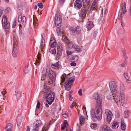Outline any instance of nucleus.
<instances>
[{"instance_id": "c756f323", "label": "nucleus", "mask_w": 131, "mask_h": 131, "mask_svg": "<svg viewBox=\"0 0 131 131\" xmlns=\"http://www.w3.org/2000/svg\"><path fill=\"white\" fill-rule=\"evenodd\" d=\"M121 97V102L122 104V105H123L125 101V95H120Z\"/></svg>"}, {"instance_id": "a878e982", "label": "nucleus", "mask_w": 131, "mask_h": 131, "mask_svg": "<svg viewBox=\"0 0 131 131\" xmlns=\"http://www.w3.org/2000/svg\"><path fill=\"white\" fill-rule=\"evenodd\" d=\"M68 124L67 122V121L66 120H65L64 124L63 126H62L61 127V130H64L66 128L68 127Z\"/></svg>"}, {"instance_id": "9b49d317", "label": "nucleus", "mask_w": 131, "mask_h": 131, "mask_svg": "<svg viewBox=\"0 0 131 131\" xmlns=\"http://www.w3.org/2000/svg\"><path fill=\"white\" fill-rule=\"evenodd\" d=\"M53 122V120L52 119L50 121L49 123V124H45L43 127L42 131H47V130L49 129V126L52 125Z\"/></svg>"}, {"instance_id": "39448f33", "label": "nucleus", "mask_w": 131, "mask_h": 131, "mask_svg": "<svg viewBox=\"0 0 131 131\" xmlns=\"http://www.w3.org/2000/svg\"><path fill=\"white\" fill-rule=\"evenodd\" d=\"M54 22L57 27H59L61 25L62 22V16L58 12H56L55 16Z\"/></svg>"}, {"instance_id": "37998d69", "label": "nucleus", "mask_w": 131, "mask_h": 131, "mask_svg": "<svg viewBox=\"0 0 131 131\" xmlns=\"http://www.w3.org/2000/svg\"><path fill=\"white\" fill-rule=\"evenodd\" d=\"M16 24V20H14L12 23V27L13 28H14Z\"/></svg>"}, {"instance_id": "0eeeda50", "label": "nucleus", "mask_w": 131, "mask_h": 131, "mask_svg": "<svg viewBox=\"0 0 131 131\" xmlns=\"http://www.w3.org/2000/svg\"><path fill=\"white\" fill-rule=\"evenodd\" d=\"M75 80L74 77L72 79L69 78L67 82H66L65 87L66 90L69 91L70 90L71 85H72V83L74 82Z\"/></svg>"}, {"instance_id": "72a5a7b5", "label": "nucleus", "mask_w": 131, "mask_h": 131, "mask_svg": "<svg viewBox=\"0 0 131 131\" xmlns=\"http://www.w3.org/2000/svg\"><path fill=\"white\" fill-rule=\"evenodd\" d=\"M71 59V60H74V61H77L78 59V57L77 55H74L72 57Z\"/></svg>"}, {"instance_id": "393cba45", "label": "nucleus", "mask_w": 131, "mask_h": 131, "mask_svg": "<svg viewBox=\"0 0 131 131\" xmlns=\"http://www.w3.org/2000/svg\"><path fill=\"white\" fill-rule=\"evenodd\" d=\"M86 9L85 8H84L81 12L80 15L81 17L82 18L86 16Z\"/></svg>"}, {"instance_id": "58836bf2", "label": "nucleus", "mask_w": 131, "mask_h": 131, "mask_svg": "<svg viewBox=\"0 0 131 131\" xmlns=\"http://www.w3.org/2000/svg\"><path fill=\"white\" fill-rule=\"evenodd\" d=\"M29 71V69L28 68V66H26L24 70V72L25 74L28 73Z\"/></svg>"}, {"instance_id": "412c9836", "label": "nucleus", "mask_w": 131, "mask_h": 131, "mask_svg": "<svg viewBox=\"0 0 131 131\" xmlns=\"http://www.w3.org/2000/svg\"><path fill=\"white\" fill-rule=\"evenodd\" d=\"M13 128V125L11 123H8L6 126L5 129H6L12 131Z\"/></svg>"}, {"instance_id": "052dcab7", "label": "nucleus", "mask_w": 131, "mask_h": 131, "mask_svg": "<svg viewBox=\"0 0 131 131\" xmlns=\"http://www.w3.org/2000/svg\"><path fill=\"white\" fill-rule=\"evenodd\" d=\"M3 10V8H2V9H0V17H1L2 14Z\"/></svg>"}, {"instance_id": "c85d7f7f", "label": "nucleus", "mask_w": 131, "mask_h": 131, "mask_svg": "<svg viewBox=\"0 0 131 131\" xmlns=\"http://www.w3.org/2000/svg\"><path fill=\"white\" fill-rule=\"evenodd\" d=\"M124 75L126 80V82L128 83H130V81L129 80L130 78L128 76V74L126 73H124Z\"/></svg>"}, {"instance_id": "4be33fe9", "label": "nucleus", "mask_w": 131, "mask_h": 131, "mask_svg": "<svg viewBox=\"0 0 131 131\" xmlns=\"http://www.w3.org/2000/svg\"><path fill=\"white\" fill-rule=\"evenodd\" d=\"M79 119L81 124V125H84L85 123V119L84 117L80 115Z\"/></svg>"}, {"instance_id": "e433bc0d", "label": "nucleus", "mask_w": 131, "mask_h": 131, "mask_svg": "<svg viewBox=\"0 0 131 131\" xmlns=\"http://www.w3.org/2000/svg\"><path fill=\"white\" fill-rule=\"evenodd\" d=\"M129 111L128 110H126L125 111L124 113V117L125 118H127L128 117L129 115Z\"/></svg>"}, {"instance_id": "20e7f679", "label": "nucleus", "mask_w": 131, "mask_h": 131, "mask_svg": "<svg viewBox=\"0 0 131 131\" xmlns=\"http://www.w3.org/2000/svg\"><path fill=\"white\" fill-rule=\"evenodd\" d=\"M110 89L112 95H114L113 96L112 99L114 100L115 102L117 103L119 101L120 102V100L119 97L117 95L118 87L112 88H110Z\"/></svg>"}, {"instance_id": "bb28decb", "label": "nucleus", "mask_w": 131, "mask_h": 131, "mask_svg": "<svg viewBox=\"0 0 131 131\" xmlns=\"http://www.w3.org/2000/svg\"><path fill=\"white\" fill-rule=\"evenodd\" d=\"M18 39V37L17 36H16L15 35H14L13 45H15V43L16 45H18L17 43Z\"/></svg>"}, {"instance_id": "1a4fd4ad", "label": "nucleus", "mask_w": 131, "mask_h": 131, "mask_svg": "<svg viewBox=\"0 0 131 131\" xmlns=\"http://www.w3.org/2000/svg\"><path fill=\"white\" fill-rule=\"evenodd\" d=\"M18 45H13V48L12 51V55L14 57H17L18 51Z\"/></svg>"}, {"instance_id": "f3484780", "label": "nucleus", "mask_w": 131, "mask_h": 131, "mask_svg": "<svg viewBox=\"0 0 131 131\" xmlns=\"http://www.w3.org/2000/svg\"><path fill=\"white\" fill-rule=\"evenodd\" d=\"M55 41L56 40L53 38H51L49 44L51 47H53L55 46L56 43Z\"/></svg>"}, {"instance_id": "5701e85b", "label": "nucleus", "mask_w": 131, "mask_h": 131, "mask_svg": "<svg viewBox=\"0 0 131 131\" xmlns=\"http://www.w3.org/2000/svg\"><path fill=\"white\" fill-rule=\"evenodd\" d=\"M40 55V54L38 52V54L37 56V60L36 59V61L35 63L36 66L39 65V62H40V60L41 59Z\"/></svg>"}, {"instance_id": "680f3d73", "label": "nucleus", "mask_w": 131, "mask_h": 131, "mask_svg": "<svg viewBox=\"0 0 131 131\" xmlns=\"http://www.w3.org/2000/svg\"><path fill=\"white\" fill-rule=\"evenodd\" d=\"M34 24L35 28H37L38 26V24L37 23H34Z\"/></svg>"}, {"instance_id": "c03bdc74", "label": "nucleus", "mask_w": 131, "mask_h": 131, "mask_svg": "<svg viewBox=\"0 0 131 131\" xmlns=\"http://www.w3.org/2000/svg\"><path fill=\"white\" fill-rule=\"evenodd\" d=\"M97 5V4L96 2H94L92 5L91 6L94 8H95Z\"/></svg>"}, {"instance_id": "7c9ffc66", "label": "nucleus", "mask_w": 131, "mask_h": 131, "mask_svg": "<svg viewBox=\"0 0 131 131\" xmlns=\"http://www.w3.org/2000/svg\"><path fill=\"white\" fill-rule=\"evenodd\" d=\"M49 51L52 54H55L56 53V50L53 47H51L49 49Z\"/></svg>"}, {"instance_id": "69168bd1", "label": "nucleus", "mask_w": 131, "mask_h": 131, "mask_svg": "<svg viewBox=\"0 0 131 131\" xmlns=\"http://www.w3.org/2000/svg\"><path fill=\"white\" fill-rule=\"evenodd\" d=\"M1 93L3 95V96L4 97H5V93L3 91H2L1 92Z\"/></svg>"}, {"instance_id": "4d7b16f0", "label": "nucleus", "mask_w": 131, "mask_h": 131, "mask_svg": "<svg viewBox=\"0 0 131 131\" xmlns=\"http://www.w3.org/2000/svg\"><path fill=\"white\" fill-rule=\"evenodd\" d=\"M38 128L37 127H34L32 131H38Z\"/></svg>"}, {"instance_id": "338daca9", "label": "nucleus", "mask_w": 131, "mask_h": 131, "mask_svg": "<svg viewBox=\"0 0 131 131\" xmlns=\"http://www.w3.org/2000/svg\"><path fill=\"white\" fill-rule=\"evenodd\" d=\"M51 67L55 69L56 68L55 65H54V64H52L51 65Z\"/></svg>"}, {"instance_id": "3c124183", "label": "nucleus", "mask_w": 131, "mask_h": 131, "mask_svg": "<svg viewBox=\"0 0 131 131\" xmlns=\"http://www.w3.org/2000/svg\"><path fill=\"white\" fill-rule=\"evenodd\" d=\"M91 127L92 128L94 129L96 127V124H92L91 125Z\"/></svg>"}, {"instance_id": "6ab92c4d", "label": "nucleus", "mask_w": 131, "mask_h": 131, "mask_svg": "<svg viewBox=\"0 0 131 131\" xmlns=\"http://www.w3.org/2000/svg\"><path fill=\"white\" fill-rule=\"evenodd\" d=\"M41 124V122L40 120H37L35 121L33 124V126L34 127H39Z\"/></svg>"}, {"instance_id": "2eb2a0df", "label": "nucleus", "mask_w": 131, "mask_h": 131, "mask_svg": "<svg viewBox=\"0 0 131 131\" xmlns=\"http://www.w3.org/2000/svg\"><path fill=\"white\" fill-rule=\"evenodd\" d=\"M110 88L118 87V84L115 81H111L109 84Z\"/></svg>"}, {"instance_id": "423d86ee", "label": "nucleus", "mask_w": 131, "mask_h": 131, "mask_svg": "<svg viewBox=\"0 0 131 131\" xmlns=\"http://www.w3.org/2000/svg\"><path fill=\"white\" fill-rule=\"evenodd\" d=\"M55 95V93L52 91H50L47 94L46 96V101L49 104L51 105L54 101Z\"/></svg>"}, {"instance_id": "aec40b11", "label": "nucleus", "mask_w": 131, "mask_h": 131, "mask_svg": "<svg viewBox=\"0 0 131 131\" xmlns=\"http://www.w3.org/2000/svg\"><path fill=\"white\" fill-rule=\"evenodd\" d=\"M119 126V123L118 122L115 121L113 122L112 125V127L113 128H117Z\"/></svg>"}, {"instance_id": "ddd939ff", "label": "nucleus", "mask_w": 131, "mask_h": 131, "mask_svg": "<svg viewBox=\"0 0 131 131\" xmlns=\"http://www.w3.org/2000/svg\"><path fill=\"white\" fill-rule=\"evenodd\" d=\"M69 30L72 32L74 33L76 32L79 33L80 32L81 29L79 26H77L75 28L74 27H70L69 28Z\"/></svg>"}, {"instance_id": "a18cd8bd", "label": "nucleus", "mask_w": 131, "mask_h": 131, "mask_svg": "<svg viewBox=\"0 0 131 131\" xmlns=\"http://www.w3.org/2000/svg\"><path fill=\"white\" fill-rule=\"evenodd\" d=\"M120 95H125V92L124 89L122 88L121 89Z\"/></svg>"}, {"instance_id": "f257e3e1", "label": "nucleus", "mask_w": 131, "mask_h": 131, "mask_svg": "<svg viewBox=\"0 0 131 131\" xmlns=\"http://www.w3.org/2000/svg\"><path fill=\"white\" fill-rule=\"evenodd\" d=\"M93 98L96 100V106L94 112L91 113V119L93 121L95 122L97 119L101 120L102 118V98L101 95L98 93L94 94Z\"/></svg>"}, {"instance_id": "cd10ccee", "label": "nucleus", "mask_w": 131, "mask_h": 131, "mask_svg": "<svg viewBox=\"0 0 131 131\" xmlns=\"http://www.w3.org/2000/svg\"><path fill=\"white\" fill-rule=\"evenodd\" d=\"M122 10L123 14H124L127 12L126 9V4L125 3H124L122 4Z\"/></svg>"}, {"instance_id": "e2e57ef3", "label": "nucleus", "mask_w": 131, "mask_h": 131, "mask_svg": "<svg viewBox=\"0 0 131 131\" xmlns=\"http://www.w3.org/2000/svg\"><path fill=\"white\" fill-rule=\"evenodd\" d=\"M122 51L123 53H125L126 50L125 49V48H123L122 49Z\"/></svg>"}, {"instance_id": "a19ab883", "label": "nucleus", "mask_w": 131, "mask_h": 131, "mask_svg": "<svg viewBox=\"0 0 131 131\" xmlns=\"http://www.w3.org/2000/svg\"><path fill=\"white\" fill-rule=\"evenodd\" d=\"M74 52V51H71L69 50H68L67 51V56H69V55H71Z\"/></svg>"}, {"instance_id": "4468645a", "label": "nucleus", "mask_w": 131, "mask_h": 131, "mask_svg": "<svg viewBox=\"0 0 131 131\" xmlns=\"http://www.w3.org/2000/svg\"><path fill=\"white\" fill-rule=\"evenodd\" d=\"M74 6L77 9H79L82 6L81 2L80 0H76L75 2Z\"/></svg>"}, {"instance_id": "603ef678", "label": "nucleus", "mask_w": 131, "mask_h": 131, "mask_svg": "<svg viewBox=\"0 0 131 131\" xmlns=\"http://www.w3.org/2000/svg\"><path fill=\"white\" fill-rule=\"evenodd\" d=\"M10 8L9 7H7L5 9V12L6 13H8L10 11Z\"/></svg>"}, {"instance_id": "f704fd0d", "label": "nucleus", "mask_w": 131, "mask_h": 131, "mask_svg": "<svg viewBox=\"0 0 131 131\" xmlns=\"http://www.w3.org/2000/svg\"><path fill=\"white\" fill-rule=\"evenodd\" d=\"M44 40L43 39H42L41 40L40 44V47L42 49L44 46Z\"/></svg>"}, {"instance_id": "5fc2aeb1", "label": "nucleus", "mask_w": 131, "mask_h": 131, "mask_svg": "<svg viewBox=\"0 0 131 131\" xmlns=\"http://www.w3.org/2000/svg\"><path fill=\"white\" fill-rule=\"evenodd\" d=\"M40 103L38 101H37V103L36 106V107L38 109H39L40 108Z\"/></svg>"}, {"instance_id": "6e6d98bb", "label": "nucleus", "mask_w": 131, "mask_h": 131, "mask_svg": "<svg viewBox=\"0 0 131 131\" xmlns=\"http://www.w3.org/2000/svg\"><path fill=\"white\" fill-rule=\"evenodd\" d=\"M86 50L84 49H81V51H80L82 52V54H84L86 52Z\"/></svg>"}, {"instance_id": "09e8293b", "label": "nucleus", "mask_w": 131, "mask_h": 131, "mask_svg": "<svg viewBox=\"0 0 131 131\" xmlns=\"http://www.w3.org/2000/svg\"><path fill=\"white\" fill-rule=\"evenodd\" d=\"M122 12H119L118 15V19L119 20L121 18V17H122Z\"/></svg>"}, {"instance_id": "2f4dec72", "label": "nucleus", "mask_w": 131, "mask_h": 131, "mask_svg": "<svg viewBox=\"0 0 131 131\" xmlns=\"http://www.w3.org/2000/svg\"><path fill=\"white\" fill-rule=\"evenodd\" d=\"M90 0H82L83 5L85 6H88L89 4Z\"/></svg>"}, {"instance_id": "bf43d9fd", "label": "nucleus", "mask_w": 131, "mask_h": 131, "mask_svg": "<svg viewBox=\"0 0 131 131\" xmlns=\"http://www.w3.org/2000/svg\"><path fill=\"white\" fill-rule=\"evenodd\" d=\"M63 116L65 118H67L68 117V115L67 114H63Z\"/></svg>"}, {"instance_id": "473e14b6", "label": "nucleus", "mask_w": 131, "mask_h": 131, "mask_svg": "<svg viewBox=\"0 0 131 131\" xmlns=\"http://www.w3.org/2000/svg\"><path fill=\"white\" fill-rule=\"evenodd\" d=\"M121 127L122 129L123 130H125L126 127L125 123L123 121H122L121 122Z\"/></svg>"}, {"instance_id": "0e129e2a", "label": "nucleus", "mask_w": 131, "mask_h": 131, "mask_svg": "<svg viewBox=\"0 0 131 131\" xmlns=\"http://www.w3.org/2000/svg\"><path fill=\"white\" fill-rule=\"evenodd\" d=\"M69 98L70 100V101H71L72 99V97L71 95H70L69 96Z\"/></svg>"}, {"instance_id": "864d4df0", "label": "nucleus", "mask_w": 131, "mask_h": 131, "mask_svg": "<svg viewBox=\"0 0 131 131\" xmlns=\"http://www.w3.org/2000/svg\"><path fill=\"white\" fill-rule=\"evenodd\" d=\"M82 90L81 89H80L78 91V94L80 96H81L82 95Z\"/></svg>"}, {"instance_id": "79ce46f5", "label": "nucleus", "mask_w": 131, "mask_h": 131, "mask_svg": "<svg viewBox=\"0 0 131 131\" xmlns=\"http://www.w3.org/2000/svg\"><path fill=\"white\" fill-rule=\"evenodd\" d=\"M62 39L64 41L67 42L68 40L67 37L65 36H63L62 37Z\"/></svg>"}, {"instance_id": "8fccbe9b", "label": "nucleus", "mask_w": 131, "mask_h": 131, "mask_svg": "<svg viewBox=\"0 0 131 131\" xmlns=\"http://www.w3.org/2000/svg\"><path fill=\"white\" fill-rule=\"evenodd\" d=\"M127 65V63L126 62H124L123 63L121 64L119 66H121L122 67H126Z\"/></svg>"}, {"instance_id": "a211bd4d", "label": "nucleus", "mask_w": 131, "mask_h": 131, "mask_svg": "<svg viewBox=\"0 0 131 131\" xmlns=\"http://www.w3.org/2000/svg\"><path fill=\"white\" fill-rule=\"evenodd\" d=\"M94 26V25L92 22L89 21L87 22L86 24V27L88 30H90Z\"/></svg>"}, {"instance_id": "dca6fc26", "label": "nucleus", "mask_w": 131, "mask_h": 131, "mask_svg": "<svg viewBox=\"0 0 131 131\" xmlns=\"http://www.w3.org/2000/svg\"><path fill=\"white\" fill-rule=\"evenodd\" d=\"M100 131H111V130L108 126L103 125L100 128Z\"/></svg>"}, {"instance_id": "f03ea898", "label": "nucleus", "mask_w": 131, "mask_h": 131, "mask_svg": "<svg viewBox=\"0 0 131 131\" xmlns=\"http://www.w3.org/2000/svg\"><path fill=\"white\" fill-rule=\"evenodd\" d=\"M42 77L41 78V80H44L45 78V76H47L49 78V84H51L54 82L56 79V74L53 71L49 69H47L46 71L43 69L42 72Z\"/></svg>"}, {"instance_id": "f8f14e48", "label": "nucleus", "mask_w": 131, "mask_h": 131, "mask_svg": "<svg viewBox=\"0 0 131 131\" xmlns=\"http://www.w3.org/2000/svg\"><path fill=\"white\" fill-rule=\"evenodd\" d=\"M26 18L24 16H20L18 17V21L21 23L23 25H25L26 23Z\"/></svg>"}, {"instance_id": "ea45409f", "label": "nucleus", "mask_w": 131, "mask_h": 131, "mask_svg": "<svg viewBox=\"0 0 131 131\" xmlns=\"http://www.w3.org/2000/svg\"><path fill=\"white\" fill-rule=\"evenodd\" d=\"M60 62L58 61L55 64H54V65H55L56 68H61V66L60 64Z\"/></svg>"}, {"instance_id": "c9c22d12", "label": "nucleus", "mask_w": 131, "mask_h": 131, "mask_svg": "<svg viewBox=\"0 0 131 131\" xmlns=\"http://www.w3.org/2000/svg\"><path fill=\"white\" fill-rule=\"evenodd\" d=\"M67 77L66 75L65 74H62L61 78V82H64L66 79V77Z\"/></svg>"}, {"instance_id": "4c0bfd02", "label": "nucleus", "mask_w": 131, "mask_h": 131, "mask_svg": "<svg viewBox=\"0 0 131 131\" xmlns=\"http://www.w3.org/2000/svg\"><path fill=\"white\" fill-rule=\"evenodd\" d=\"M22 121V119L20 117H18L17 119V125L19 126H20Z\"/></svg>"}, {"instance_id": "49530a36", "label": "nucleus", "mask_w": 131, "mask_h": 131, "mask_svg": "<svg viewBox=\"0 0 131 131\" xmlns=\"http://www.w3.org/2000/svg\"><path fill=\"white\" fill-rule=\"evenodd\" d=\"M38 5L39 7L40 8H42L43 7V5L41 3H38Z\"/></svg>"}, {"instance_id": "b1692460", "label": "nucleus", "mask_w": 131, "mask_h": 131, "mask_svg": "<svg viewBox=\"0 0 131 131\" xmlns=\"http://www.w3.org/2000/svg\"><path fill=\"white\" fill-rule=\"evenodd\" d=\"M72 47L75 50L78 52H80L81 51V48L77 44H74L72 45Z\"/></svg>"}, {"instance_id": "774afa93", "label": "nucleus", "mask_w": 131, "mask_h": 131, "mask_svg": "<svg viewBox=\"0 0 131 131\" xmlns=\"http://www.w3.org/2000/svg\"><path fill=\"white\" fill-rule=\"evenodd\" d=\"M16 96H17V99L19 98V97L20 96V94H19L17 93V94L16 95Z\"/></svg>"}, {"instance_id": "9d476101", "label": "nucleus", "mask_w": 131, "mask_h": 131, "mask_svg": "<svg viewBox=\"0 0 131 131\" xmlns=\"http://www.w3.org/2000/svg\"><path fill=\"white\" fill-rule=\"evenodd\" d=\"M58 52L57 53V57L59 58L62 55V45L60 43L58 44L57 46Z\"/></svg>"}, {"instance_id": "13d9d810", "label": "nucleus", "mask_w": 131, "mask_h": 131, "mask_svg": "<svg viewBox=\"0 0 131 131\" xmlns=\"http://www.w3.org/2000/svg\"><path fill=\"white\" fill-rule=\"evenodd\" d=\"M76 65V64L75 62H72L70 63V65L72 66H75Z\"/></svg>"}, {"instance_id": "6e6552de", "label": "nucleus", "mask_w": 131, "mask_h": 131, "mask_svg": "<svg viewBox=\"0 0 131 131\" xmlns=\"http://www.w3.org/2000/svg\"><path fill=\"white\" fill-rule=\"evenodd\" d=\"M105 112L107 116V121L108 123H110L112 118L113 115L112 113L109 110L107 109L105 110Z\"/></svg>"}, {"instance_id": "7ed1b4c3", "label": "nucleus", "mask_w": 131, "mask_h": 131, "mask_svg": "<svg viewBox=\"0 0 131 131\" xmlns=\"http://www.w3.org/2000/svg\"><path fill=\"white\" fill-rule=\"evenodd\" d=\"M7 18L6 16H3L2 20V23L3 27L4 28L6 32H8L10 30V24L7 23Z\"/></svg>"}, {"instance_id": "de8ad7c7", "label": "nucleus", "mask_w": 131, "mask_h": 131, "mask_svg": "<svg viewBox=\"0 0 131 131\" xmlns=\"http://www.w3.org/2000/svg\"><path fill=\"white\" fill-rule=\"evenodd\" d=\"M94 8H93L92 7V6H91V7L90 8H89L88 10V12L89 13H91L92 12V11L93 10V9Z\"/></svg>"}]
</instances>
